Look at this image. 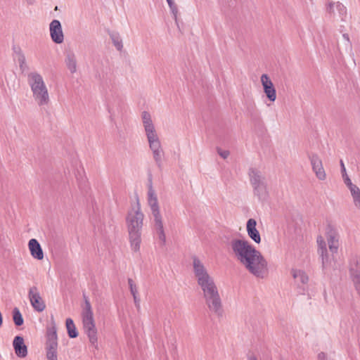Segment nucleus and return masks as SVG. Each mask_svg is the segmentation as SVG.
I'll list each match as a JSON object with an SVG mask.
<instances>
[{
  "mask_svg": "<svg viewBox=\"0 0 360 360\" xmlns=\"http://www.w3.org/2000/svg\"><path fill=\"white\" fill-rule=\"evenodd\" d=\"M192 267L198 285L202 291L203 298L210 312L217 317H222V301L214 282L204 262L197 256L192 257Z\"/></svg>",
  "mask_w": 360,
  "mask_h": 360,
  "instance_id": "nucleus-1",
  "label": "nucleus"
},
{
  "mask_svg": "<svg viewBox=\"0 0 360 360\" xmlns=\"http://www.w3.org/2000/svg\"><path fill=\"white\" fill-rule=\"evenodd\" d=\"M144 214L137 200L129 210L126 216V225L129 233L130 246L134 252H139L141 243V232L143 226Z\"/></svg>",
  "mask_w": 360,
  "mask_h": 360,
  "instance_id": "nucleus-2",
  "label": "nucleus"
},
{
  "mask_svg": "<svg viewBox=\"0 0 360 360\" xmlns=\"http://www.w3.org/2000/svg\"><path fill=\"white\" fill-rule=\"evenodd\" d=\"M141 120L153 158L157 167L160 168L162 165L165 152L150 114L147 111H143Z\"/></svg>",
  "mask_w": 360,
  "mask_h": 360,
  "instance_id": "nucleus-3",
  "label": "nucleus"
},
{
  "mask_svg": "<svg viewBox=\"0 0 360 360\" xmlns=\"http://www.w3.org/2000/svg\"><path fill=\"white\" fill-rule=\"evenodd\" d=\"M147 201L150 210L149 217L151 224L160 245L164 246L166 243V236L165 233L162 217L160 213L157 195L152 186H150L148 188Z\"/></svg>",
  "mask_w": 360,
  "mask_h": 360,
  "instance_id": "nucleus-4",
  "label": "nucleus"
},
{
  "mask_svg": "<svg viewBox=\"0 0 360 360\" xmlns=\"http://www.w3.org/2000/svg\"><path fill=\"white\" fill-rule=\"evenodd\" d=\"M27 83L35 102L39 106L47 105L50 101L47 86L41 75L35 71L27 75Z\"/></svg>",
  "mask_w": 360,
  "mask_h": 360,
  "instance_id": "nucleus-5",
  "label": "nucleus"
},
{
  "mask_svg": "<svg viewBox=\"0 0 360 360\" xmlns=\"http://www.w3.org/2000/svg\"><path fill=\"white\" fill-rule=\"evenodd\" d=\"M82 319L84 332L88 336L91 345L96 349H98L97 329L96 328L91 306L87 299H85L84 307L82 313Z\"/></svg>",
  "mask_w": 360,
  "mask_h": 360,
  "instance_id": "nucleus-6",
  "label": "nucleus"
},
{
  "mask_svg": "<svg viewBox=\"0 0 360 360\" xmlns=\"http://www.w3.org/2000/svg\"><path fill=\"white\" fill-rule=\"evenodd\" d=\"M241 264L257 278H264L268 274L267 261L259 250L254 252Z\"/></svg>",
  "mask_w": 360,
  "mask_h": 360,
  "instance_id": "nucleus-7",
  "label": "nucleus"
},
{
  "mask_svg": "<svg viewBox=\"0 0 360 360\" xmlns=\"http://www.w3.org/2000/svg\"><path fill=\"white\" fill-rule=\"evenodd\" d=\"M231 253L240 263H243L257 250L245 239L233 238L229 243Z\"/></svg>",
  "mask_w": 360,
  "mask_h": 360,
  "instance_id": "nucleus-8",
  "label": "nucleus"
},
{
  "mask_svg": "<svg viewBox=\"0 0 360 360\" xmlns=\"http://www.w3.org/2000/svg\"><path fill=\"white\" fill-rule=\"evenodd\" d=\"M250 182L253 188L254 195L259 200H264L268 197L267 184L265 176L258 169L251 167L248 171Z\"/></svg>",
  "mask_w": 360,
  "mask_h": 360,
  "instance_id": "nucleus-9",
  "label": "nucleus"
},
{
  "mask_svg": "<svg viewBox=\"0 0 360 360\" xmlns=\"http://www.w3.org/2000/svg\"><path fill=\"white\" fill-rule=\"evenodd\" d=\"M318 253L321 258L322 269L326 273L333 266V256L328 253L327 245L323 236H319L316 239Z\"/></svg>",
  "mask_w": 360,
  "mask_h": 360,
  "instance_id": "nucleus-10",
  "label": "nucleus"
},
{
  "mask_svg": "<svg viewBox=\"0 0 360 360\" xmlns=\"http://www.w3.org/2000/svg\"><path fill=\"white\" fill-rule=\"evenodd\" d=\"M291 274L295 280L298 292L301 295L305 294L308 290V275L303 270L297 269H292Z\"/></svg>",
  "mask_w": 360,
  "mask_h": 360,
  "instance_id": "nucleus-11",
  "label": "nucleus"
},
{
  "mask_svg": "<svg viewBox=\"0 0 360 360\" xmlns=\"http://www.w3.org/2000/svg\"><path fill=\"white\" fill-rule=\"evenodd\" d=\"M28 297L32 307L35 311L41 312L45 309V302L42 300L37 287L33 286L30 288Z\"/></svg>",
  "mask_w": 360,
  "mask_h": 360,
  "instance_id": "nucleus-12",
  "label": "nucleus"
},
{
  "mask_svg": "<svg viewBox=\"0 0 360 360\" xmlns=\"http://www.w3.org/2000/svg\"><path fill=\"white\" fill-rule=\"evenodd\" d=\"M49 32L51 40L58 44L64 41V34L62 25L58 20H53L49 24Z\"/></svg>",
  "mask_w": 360,
  "mask_h": 360,
  "instance_id": "nucleus-13",
  "label": "nucleus"
},
{
  "mask_svg": "<svg viewBox=\"0 0 360 360\" xmlns=\"http://www.w3.org/2000/svg\"><path fill=\"white\" fill-rule=\"evenodd\" d=\"M312 170L316 178L320 181H324L326 179V173L323 166L321 158L316 154H312L309 157Z\"/></svg>",
  "mask_w": 360,
  "mask_h": 360,
  "instance_id": "nucleus-14",
  "label": "nucleus"
},
{
  "mask_svg": "<svg viewBox=\"0 0 360 360\" xmlns=\"http://www.w3.org/2000/svg\"><path fill=\"white\" fill-rule=\"evenodd\" d=\"M261 83L268 99L271 102L275 101L276 98V89L271 79L267 75L264 74L261 76Z\"/></svg>",
  "mask_w": 360,
  "mask_h": 360,
  "instance_id": "nucleus-15",
  "label": "nucleus"
},
{
  "mask_svg": "<svg viewBox=\"0 0 360 360\" xmlns=\"http://www.w3.org/2000/svg\"><path fill=\"white\" fill-rule=\"evenodd\" d=\"M257 221L255 219H249L246 224V231L249 238L255 243L259 244L261 242V236L257 229Z\"/></svg>",
  "mask_w": 360,
  "mask_h": 360,
  "instance_id": "nucleus-16",
  "label": "nucleus"
},
{
  "mask_svg": "<svg viewBox=\"0 0 360 360\" xmlns=\"http://www.w3.org/2000/svg\"><path fill=\"white\" fill-rule=\"evenodd\" d=\"M13 346L15 350L16 355L18 357L23 358L25 357L27 354V346L24 343L23 338L21 336L15 337Z\"/></svg>",
  "mask_w": 360,
  "mask_h": 360,
  "instance_id": "nucleus-17",
  "label": "nucleus"
},
{
  "mask_svg": "<svg viewBox=\"0 0 360 360\" xmlns=\"http://www.w3.org/2000/svg\"><path fill=\"white\" fill-rule=\"evenodd\" d=\"M28 247L31 255L38 260H41L44 258V253L42 248L37 241V240L32 238L28 243Z\"/></svg>",
  "mask_w": 360,
  "mask_h": 360,
  "instance_id": "nucleus-18",
  "label": "nucleus"
},
{
  "mask_svg": "<svg viewBox=\"0 0 360 360\" xmlns=\"http://www.w3.org/2000/svg\"><path fill=\"white\" fill-rule=\"evenodd\" d=\"M327 240L328 248L332 254L336 253L339 248V236L338 234L330 231L327 233Z\"/></svg>",
  "mask_w": 360,
  "mask_h": 360,
  "instance_id": "nucleus-19",
  "label": "nucleus"
},
{
  "mask_svg": "<svg viewBox=\"0 0 360 360\" xmlns=\"http://www.w3.org/2000/svg\"><path fill=\"white\" fill-rule=\"evenodd\" d=\"M13 58L18 63L19 68H23L25 64V57L22 52L20 46L14 45L13 46Z\"/></svg>",
  "mask_w": 360,
  "mask_h": 360,
  "instance_id": "nucleus-20",
  "label": "nucleus"
},
{
  "mask_svg": "<svg viewBox=\"0 0 360 360\" xmlns=\"http://www.w3.org/2000/svg\"><path fill=\"white\" fill-rule=\"evenodd\" d=\"M110 37L112 40V42L116 49L119 51H121L123 48L122 39L120 37L119 33L112 32L110 33Z\"/></svg>",
  "mask_w": 360,
  "mask_h": 360,
  "instance_id": "nucleus-21",
  "label": "nucleus"
},
{
  "mask_svg": "<svg viewBox=\"0 0 360 360\" xmlns=\"http://www.w3.org/2000/svg\"><path fill=\"white\" fill-rule=\"evenodd\" d=\"M66 328H67L68 333V335L70 336V338H75L77 337L78 333L76 330L74 322L71 319H67Z\"/></svg>",
  "mask_w": 360,
  "mask_h": 360,
  "instance_id": "nucleus-22",
  "label": "nucleus"
},
{
  "mask_svg": "<svg viewBox=\"0 0 360 360\" xmlns=\"http://www.w3.org/2000/svg\"><path fill=\"white\" fill-rule=\"evenodd\" d=\"M354 206L358 209L360 207V189L356 186L349 190Z\"/></svg>",
  "mask_w": 360,
  "mask_h": 360,
  "instance_id": "nucleus-23",
  "label": "nucleus"
},
{
  "mask_svg": "<svg viewBox=\"0 0 360 360\" xmlns=\"http://www.w3.org/2000/svg\"><path fill=\"white\" fill-rule=\"evenodd\" d=\"M65 63L68 68H76L77 60L73 52L68 51L66 53Z\"/></svg>",
  "mask_w": 360,
  "mask_h": 360,
  "instance_id": "nucleus-24",
  "label": "nucleus"
},
{
  "mask_svg": "<svg viewBox=\"0 0 360 360\" xmlns=\"http://www.w3.org/2000/svg\"><path fill=\"white\" fill-rule=\"evenodd\" d=\"M13 319L15 323V324L17 326H20L23 324V318L22 316V314L20 311V310L15 307L13 311Z\"/></svg>",
  "mask_w": 360,
  "mask_h": 360,
  "instance_id": "nucleus-25",
  "label": "nucleus"
},
{
  "mask_svg": "<svg viewBox=\"0 0 360 360\" xmlns=\"http://www.w3.org/2000/svg\"><path fill=\"white\" fill-rule=\"evenodd\" d=\"M168 5L170 8L171 12L174 15L176 23L177 24V13H178V8L175 4L174 0H167Z\"/></svg>",
  "mask_w": 360,
  "mask_h": 360,
  "instance_id": "nucleus-26",
  "label": "nucleus"
},
{
  "mask_svg": "<svg viewBox=\"0 0 360 360\" xmlns=\"http://www.w3.org/2000/svg\"><path fill=\"white\" fill-rule=\"evenodd\" d=\"M128 284L132 296L135 297V295H137L138 288L136 285L134 283V281L131 278H128Z\"/></svg>",
  "mask_w": 360,
  "mask_h": 360,
  "instance_id": "nucleus-27",
  "label": "nucleus"
},
{
  "mask_svg": "<svg viewBox=\"0 0 360 360\" xmlns=\"http://www.w3.org/2000/svg\"><path fill=\"white\" fill-rule=\"evenodd\" d=\"M335 8L339 13L340 15H344L347 13L346 7L339 1L336 2Z\"/></svg>",
  "mask_w": 360,
  "mask_h": 360,
  "instance_id": "nucleus-28",
  "label": "nucleus"
},
{
  "mask_svg": "<svg viewBox=\"0 0 360 360\" xmlns=\"http://www.w3.org/2000/svg\"><path fill=\"white\" fill-rule=\"evenodd\" d=\"M56 334L55 323L54 321H52L51 326L47 329V337L49 336V335H55Z\"/></svg>",
  "mask_w": 360,
  "mask_h": 360,
  "instance_id": "nucleus-29",
  "label": "nucleus"
},
{
  "mask_svg": "<svg viewBox=\"0 0 360 360\" xmlns=\"http://www.w3.org/2000/svg\"><path fill=\"white\" fill-rule=\"evenodd\" d=\"M58 347L57 341H46V349H56Z\"/></svg>",
  "mask_w": 360,
  "mask_h": 360,
  "instance_id": "nucleus-30",
  "label": "nucleus"
},
{
  "mask_svg": "<svg viewBox=\"0 0 360 360\" xmlns=\"http://www.w3.org/2000/svg\"><path fill=\"white\" fill-rule=\"evenodd\" d=\"M343 178L344 182L346 186L348 187L349 190L353 188V187L356 186L355 184H353L351 179L349 178L347 174L345 175Z\"/></svg>",
  "mask_w": 360,
  "mask_h": 360,
  "instance_id": "nucleus-31",
  "label": "nucleus"
},
{
  "mask_svg": "<svg viewBox=\"0 0 360 360\" xmlns=\"http://www.w3.org/2000/svg\"><path fill=\"white\" fill-rule=\"evenodd\" d=\"M336 2L329 1L326 7V11L330 14H334V7H335Z\"/></svg>",
  "mask_w": 360,
  "mask_h": 360,
  "instance_id": "nucleus-32",
  "label": "nucleus"
},
{
  "mask_svg": "<svg viewBox=\"0 0 360 360\" xmlns=\"http://www.w3.org/2000/svg\"><path fill=\"white\" fill-rule=\"evenodd\" d=\"M217 153L223 159H226L230 154L229 150H222L221 148H217Z\"/></svg>",
  "mask_w": 360,
  "mask_h": 360,
  "instance_id": "nucleus-33",
  "label": "nucleus"
},
{
  "mask_svg": "<svg viewBox=\"0 0 360 360\" xmlns=\"http://www.w3.org/2000/svg\"><path fill=\"white\" fill-rule=\"evenodd\" d=\"M46 357L47 359L57 357L56 349H46Z\"/></svg>",
  "mask_w": 360,
  "mask_h": 360,
  "instance_id": "nucleus-34",
  "label": "nucleus"
},
{
  "mask_svg": "<svg viewBox=\"0 0 360 360\" xmlns=\"http://www.w3.org/2000/svg\"><path fill=\"white\" fill-rule=\"evenodd\" d=\"M134 297V304L136 305V307L139 309L140 308V299L137 295H135V297Z\"/></svg>",
  "mask_w": 360,
  "mask_h": 360,
  "instance_id": "nucleus-35",
  "label": "nucleus"
},
{
  "mask_svg": "<svg viewBox=\"0 0 360 360\" xmlns=\"http://www.w3.org/2000/svg\"><path fill=\"white\" fill-rule=\"evenodd\" d=\"M340 165H341L342 175V177H344V176L346 175L347 173H346V169H345V165H344L342 160L340 161Z\"/></svg>",
  "mask_w": 360,
  "mask_h": 360,
  "instance_id": "nucleus-36",
  "label": "nucleus"
},
{
  "mask_svg": "<svg viewBox=\"0 0 360 360\" xmlns=\"http://www.w3.org/2000/svg\"><path fill=\"white\" fill-rule=\"evenodd\" d=\"M57 334L55 335H49V336L47 337V341H57Z\"/></svg>",
  "mask_w": 360,
  "mask_h": 360,
  "instance_id": "nucleus-37",
  "label": "nucleus"
},
{
  "mask_svg": "<svg viewBox=\"0 0 360 360\" xmlns=\"http://www.w3.org/2000/svg\"><path fill=\"white\" fill-rule=\"evenodd\" d=\"M318 359L319 360H326V355L323 352H321L318 355Z\"/></svg>",
  "mask_w": 360,
  "mask_h": 360,
  "instance_id": "nucleus-38",
  "label": "nucleus"
},
{
  "mask_svg": "<svg viewBox=\"0 0 360 360\" xmlns=\"http://www.w3.org/2000/svg\"><path fill=\"white\" fill-rule=\"evenodd\" d=\"M79 186L82 187L83 186V184H85L86 182V179L85 178H81V180H79Z\"/></svg>",
  "mask_w": 360,
  "mask_h": 360,
  "instance_id": "nucleus-39",
  "label": "nucleus"
},
{
  "mask_svg": "<svg viewBox=\"0 0 360 360\" xmlns=\"http://www.w3.org/2000/svg\"><path fill=\"white\" fill-rule=\"evenodd\" d=\"M248 360H257V357L252 355L248 357Z\"/></svg>",
  "mask_w": 360,
  "mask_h": 360,
  "instance_id": "nucleus-40",
  "label": "nucleus"
},
{
  "mask_svg": "<svg viewBox=\"0 0 360 360\" xmlns=\"http://www.w3.org/2000/svg\"><path fill=\"white\" fill-rule=\"evenodd\" d=\"M25 1H27V3L28 4L32 5V4H34V0H25Z\"/></svg>",
  "mask_w": 360,
  "mask_h": 360,
  "instance_id": "nucleus-41",
  "label": "nucleus"
},
{
  "mask_svg": "<svg viewBox=\"0 0 360 360\" xmlns=\"http://www.w3.org/2000/svg\"><path fill=\"white\" fill-rule=\"evenodd\" d=\"M346 321H342L341 323H340V326H341V328H343V325H346Z\"/></svg>",
  "mask_w": 360,
  "mask_h": 360,
  "instance_id": "nucleus-42",
  "label": "nucleus"
},
{
  "mask_svg": "<svg viewBox=\"0 0 360 360\" xmlns=\"http://www.w3.org/2000/svg\"><path fill=\"white\" fill-rule=\"evenodd\" d=\"M343 37H344V38H345V39H347V40H349V37H348V35H347V34H343Z\"/></svg>",
  "mask_w": 360,
  "mask_h": 360,
  "instance_id": "nucleus-43",
  "label": "nucleus"
},
{
  "mask_svg": "<svg viewBox=\"0 0 360 360\" xmlns=\"http://www.w3.org/2000/svg\"><path fill=\"white\" fill-rule=\"evenodd\" d=\"M48 360H58L57 357L47 359Z\"/></svg>",
  "mask_w": 360,
  "mask_h": 360,
  "instance_id": "nucleus-44",
  "label": "nucleus"
},
{
  "mask_svg": "<svg viewBox=\"0 0 360 360\" xmlns=\"http://www.w3.org/2000/svg\"><path fill=\"white\" fill-rule=\"evenodd\" d=\"M58 9V6H56L55 7V9H54V10L57 11Z\"/></svg>",
  "mask_w": 360,
  "mask_h": 360,
  "instance_id": "nucleus-45",
  "label": "nucleus"
},
{
  "mask_svg": "<svg viewBox=\"0 0 360 360\" xmlns=\"http://www.w3.org/2000/svg\"><path fill=\"white\" fill-rule=\"evenodd\" d=\"M358 209L360 210V207Z\"/></svg>",
  "mask_w": 360,
  "mask_h": 360,
  "instance_id": "nucleus-46",
  "label": "nucleus"
}]
</instances>
